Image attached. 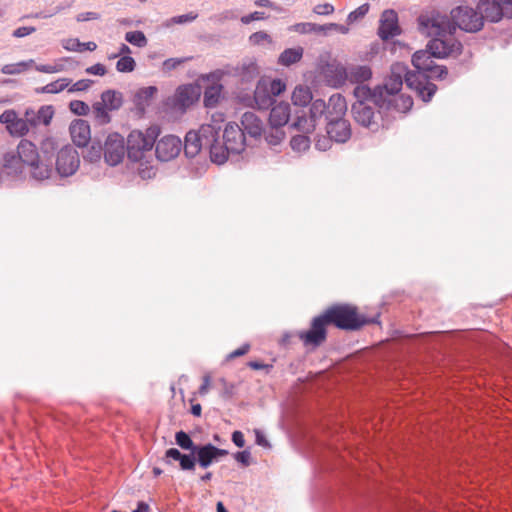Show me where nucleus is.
Segmentation results:
<instances>
[{
  "mask_svg": "<svg viewBox=\"0 0 512 512\" xmlns=\"http://www.w3.org/2000/svg\"><path fill=\"white\" fill-rule=\"evenodd\" d=\"M425 50H418L412 56V64L415 71L411 74H420L422 79L419 97L424 102H429L437 91V86L430 82V78L443 80L448 75L446 66L436 65L433 58H446L449 56H458L462 53L463 45L455 38H444L441 36H432Z\"/></svg>",
  "mask_w": 512,
  "mask_h": 512,
  "instance_id": "1",
  "label": "nucleus"
},
{
  "mask_svg": "<svg viewBox=\"0 0 512 512\" xmlns=\"http://www.w3.org/2000/svg\"><path fill=\"white\" fill-rule=\"evenodd\" d=\"M418 23L420 31L427 36L454 38L458 28L468 33L480 31L483 28V17L477 8L461 5L453 8L450 16L435 10L421 14Z\"/></svg>",
  "mask_w": 512,
  "mask_h": 512,
  "instance_id": "2",
  "label": "nucleus"
},
{
  "mask_svg": "<svg viewBox=\"0 0 512 512\" xmlns=\"http://www.w3.org/2000/svg\"><path fill=\"white\" fill-rule=\"evenodd\" d=\"M353 95L355 102L351 112L355 122L372 132L378 131L383 126L382 111H390L387 102L374 97V92L366 85H357Z\"/></svg>",
  "mask_w": 512,
  "mask_h": 512,
  "instance_id": "3",
  "label": "nucleus"
},
{
  "mask_svg": "<svg viewBox=\"0 0 512 512\" xmlns=\"http://www.w3.org/2000/svg\"><path fill=\"white\" fill-rule=\"evenodd\" d=\"M418 79H422L420 74H411L406 64L396 62L391 65L390 74L386 77L383 85L376 86L372 91L374 92V97L387 102V106L390 109L392 99L388 98L398 94L404 82L408 88L414 90L419 96L421 83Z\"/></svg>",
  "mask_w": 512,
  "mask_h": 512,
  "instance_id": "4",
  "label": "nucleus"
},
{
  "mask_svg": "<svg viewBox=\"0 0 512 512\" xmlns=\"http://www.w3.org/2000/svg\"><path fill=\"white\" fill-rule=\"evenodd\" d=\"M217 129L210 125H201L197 131H189L185 136L184 153L188 158H194L201 151L209 153L213 163L224 164V155L218 152L215 142H217Z\"/></svg>",
  "mask_w": 512,
  "mask_h": 512,
  "instance_id": "5",
  "label": "nucleus"
},
{
  "mask_svg": "<svg viewBox=\"0 0 512 512\" xmlns=\"http://www.w3.org/2000/svg\"><path fill=\"white\" fill-rule=\"evenodd\" d=\"M323 313L329 324L347 331H356L368 324H380L379 313L375 316L367 317L359 314L357 307L350 304H335L327 308Z\"/></svg>",
  "mask_w": 512,
  "mask_h": 512,
  "instance_id": "6",
  "label": "nucleus"
},
{
  "mask_svg": "<svg viewBox=\"0 0 512 512\" xmlns=\"http://www.w3.org/2000/svg\"><path fill=\"white\" fill-rule=\"evenodd\" d=\"M164 462L167 465H172L173 461L179 462V467L183 471H194L198 464L201 468L207 469L213 463L217 462L212 444H200L194 453H182L177 448H169L166 450Z\"/></svg>",
  "mask_w": 512,
  "mask_h": 512,
  "instance_id": "7",
  "label": "nucleus"
},
{
  "mask_svg": "<svg viewBox=\"0 0 512 512\" xmlns=\"http://www.w3.org/2000/svg\"><path fill=\"white\" fill-rule=\"evenodd\" d=\"M159 127L151 126L146 132L139 130L131 131L127 137V156L133 162H139L150 152L159 135Z\"/></svg>",
  "mask_w": 512,
  "mask_h": 512,
  "instance_id": "8",
  "label": "nucleus"
},
{
  "mask_svg": "<svg viewBox=\"0 0 512 512\" xmlns=\"http://www.w3.org/2000/svg\"><path fill=\"white\" fill-rule=\"evenodd\" d=\"M215 146L219 153L225 157V162L229 154H240L246 146V136L241 127L236 123H228L223 131V142L220 137L217 138Z\"/></svg>",
  "mask_w": 512,
  "mask_h": 512,
  "instance_id": "9",
  "label": "nucleus"
},
{
  "mask_svg": "<svg viewBox=\"0 0 512 512\" xmlns=\"http://www.w3.org/2000/svg\"><path fill=\"white\" fill-rule=\"evenodd\" d=\"M327 325L329 323L322 313L311 320L308 330L299 331L297 336L305 347L317 348L327 339Z\"/></svg>",
  "mask_w": 512,
  "mask_h": 512,
  "instance_id": "10",
  "label": "nucleus"
},
{
  "mask_svg": "<svg viewBox=\"0 0 512 512\" xmlns=\"http://www.w3.org/2000/svg\"><path fill=\"white\" fill-rule=\"evenodd\" d=\"M323 114H327L326 102L322 99H316L311 103L309 118L306 117L303 110H295L296 121L291 126L303 133H312L316 128V121Z\"/></svg>",
  "mask_w": 512,
  "mask_h": 512,
  "instance_id": "11",
  "label": "nucleus"
},
{
  "mask_svg": "<svg viewBox=\"0 0 512 512\" xmlns=\"http://www.w3.org/2000/svg\"><path fill=\"white\" fill-rule=\"evenodd\" d=\"M477 9L483 21L497 23L504 17L512 18V8L506 6L503 0H480L477 3Z\"/></svg>",
  "mask_w": 512,
  "mask_h": 512,
  "instance_id": "12",
  "label": "nucleus"
},
{
  "mask_svg": "<svg viewBox=\"0 0 512 512\" xmlns=\"http://www.w3.org/2000/svg\"><path fill=\"white\" fill-rule=\"evenodd\" d=\"M56 171L62 177L73 175L79 168L80 158L77 150L71 145L62 147L56 157Z\"/></svg>",
  "mask_w": 512,
  "mask_h": 512,
  "instance_id": "13",
  "label": "nucleus"
},
{
  "mask_svg": "<svg viewBox=\"0 0 512 512\" xmlns=\"http://www.w3.org/2000/svg\"><path fill=\"white\" fill-rule=\"evenodd\" d=\"M104 160L110 166L122 162L125 154L124 139L118 133L109 134L103 147Z\"/></svg>",
  "mask_w": 512,
  "mask_h": 512,
  "instance_id": "14",
  "label": "nucleus"
},
{
  "mask_svg": "<svg viewBox=\"0 0 512 512\" xmlns=\"http://www.w3.org/2000/svg\"><path fill=\"white\" fill-rule=\"evenodd\" d=\"M155 155L159 161L167 162L177 157L182 149V141L174 135L162 137L155 142Z\"/></svg>",
  "mask_w": 512,
  "mask_h": 512,
  "instance_id": "15",
  "label": "nucleus"
},
{
  "mask_svg": "<svg viewBox=\"0 0 512 512\" xmlns=\"http://www.w3.org/2000/svg\"><path fill=\"white\" fill-rule=\"evenodd\" d=\"M400 34L398 15L393 9L383 11L378 28V36L382 40H389Z\"/></svg>",
  "mask_w": 512,
  "mask_h": 512,
  "instance_id": "16",
  "label": "nucleus"
},
{
  "mask_svg": "<svg viewBox=\"0 0 512 512\" xmlns=\"http://www.w3.org/2000/svg\"><path fill=\"white\" fill-rule=\"evenodd\" d=\"M326 131L330 139L337 143H345L351 137V126L348 120L342 118L327 120Z\"/></svg>",
  "mask_w": 512,
  "mask_h": 512,
  "instance_id": "17",
  "label": "nucleus"
},
{
  "mask_svg": "<svg viewBox=\"0 0 512 512\" xmlns=\"http://www.w3.org/2000/svg\"><path fill=\"white\" fill-rule=\"evenodd\" d=\"M73 143L78 147H85L91 140L90 125L86 120L72 121L69 127Z\"/></svg>",
  "mask_w": 512,
  "mask_h": 512,
  "instance_id": "18",
  "label": "nucleus"
},
{
  "mask_svg": "<svg viewBox=\"0 0 512 512\" xmlns=\"http://www.w3.org/2000/svg\"><path fill=\"white\" fill-rule=\"evenodd\" d=\"M241 129L245 136L258 138L263 134L264 125L262 120L253 112H245L241 117Z\"/></svg>",
  "mask_w": 512,
  "mask_h": 512,
  "instance_id": "19",
  "label": "nucleus"
},
{
  "mask_svg": "<svg viewBox=\"0 0 512 512\" xmlns=\"http://www.w3.org/2000/svg\"><path fill=\"white\" fill-rule=\"evenodd\" d=\"M197 88L191 84L179 86L174 95V105L186 109L197 99Z\"/></svg>",
  "mask_w": 512,
  "mask_h": 512,
  "instance_id": "20",
  "label": "nucleus"
},
{
  "mask_svg": "<svg viewBox=\"0 0 512 512\" xmlns=\"http://www.w3.org/2000/svg\"><path fill=\"white\" fill-rule=\"evenodd\" d=\"M290 117L291 107L289 103L279 102L271 106L269 114L270 125L284 127L288 124Z\"/></svg>",
  "mask_w": 512,
  "mask_h": 512,
  "instance_id": "21",
  "label": "nucleus"
},
{
  "mask_svg": "<svg viewBox=\"0 0 512 512\" xmlns=\"http://www.w3.org/2000/svg\"><path fill=\"white\" fill-rule=\"evenodd\" d=\"M254 101L259 110H267L274 104V98L267 88V79L258 80L254 91Z\"/></svg>",
  "mask_w": 512,
  "mask_h": 512,
  "instance_id": "22",
  "label": "nucleus"
},
{
  "mask_svg": "<svg viewBox=\"0 0 512 512\" xmlns=\"http://www.w3.org/2000/svg\"><path fill=\"white\" fill-rule=\"evenodd\" d=\"M16 150L24 165L26 164L31 167L32 165H35L36 162L41 160L35 144L27 139H22L19 142Z\"/></svg>",
  "mask_w": 512,
  "mask_h": 512,
  "instance_id": "23",
  "label": "nucleus"
},
{
  "mask_svg": "<svg viewBox=\"0 0 512 512\" xmlns=\"http://www.w3.org/2000/svg\"><path fill=\"white\" fill-rule=\"evenodd\" d=\"M327 83L334 87H341L348 80L347 69L342 65H328L325 72Z\"/></svg>",
  "mask_w": 512,
  "mask_h": 512,
  "instance_id": "24",
  "label": "nucleus"
},
{
  "mask_svg": "<svg viewBox=\"0 0 512 512\" xmlns=\"http://www.w3.org/2000/svg\"><path fill=\"white\" fill-rule=\"evenodd\" d=\"M327 114L326 120L342 118L347 111V104L345 98L341 94H333L328 103L326 104Z\"/></svg>",
  "mask_w": 512,
  "mask_h": 512,
  "instance_id": "25",
  "label": "nucleus"
},
{
  "mask_svg": "<svg viewBox=\"0 0 512 512\" xmlns=\"http://www.w3.org/2000/svg\"><path fill=\"white\" fill-rule=\"evenodd\" d=\"M346 69L348 81L358 85H363L372 76L371 68L368 65H351Z\"/></svg>",
  "mask_w": 512,
  "mask_h": 512,
  "instance_id": "26",
  "label": "nucleus"
},
{
  "mask_svg": "<svg viewBox=\"0 0 512 512\" xmlns=\"http://www.w3.org/2000/svg\"><path fill=\"white\" fill-rule=\"evenodd\" d=\"M24 164L22 163L17 150H11L3 154V168L8 174L18 175L22 173Z\"/></svg>",
  "mask_w": 512,
  "mask_h": 512,
  "instance_id": "27",
  "label": "nucleus"
},
{
  "mask_svg": "<svg viewBox=\"0 0 512 512\" xmlns=\"http://www.w3.org/2000/svg\"><path fill=\"white\" fill-rule=\"evenodd\" d=\"M27 120L31 126H36L39 124H43L45 126L51 123V120L54 116V109L51 105L41 106L36 114H33L29 117V113H26Z\"/></svg>",
  "mask_w": 512,
  "mask_h": 512,
  "instance_id": "28",
  "label": "nucleus"
},
{
  "mask_svg": "<svg viewBox=\"0 0 512 512\" xmlns=\"http://www.w3.org/2000/svg\"><path fill=\"white\" fill-rule=\"evenodd\" d=\"M237 74L244 82H251L256 79L259 75V68L256 61L253 59L244 60L237 68Z\"/></svg>",
  "mask_w": 512,
  "mask_h": 512,
  "instance_id": "29",
  "label": "nucleus"
},
{
  "mask_svg": "<svg viewBox=\"0 0 512 512\" xmlns=\"http://www.w3.org/2000/svg\"><path fill=\"white\" fill-rule=\"evenodd\" d=\"M100 102L109 110H118L123 104L122 94L115 90H106L101 94Z\"/></svg>",
  "mask_w": 512,
  "mask_h": 512,
  "instance_id": "30",
  "label": "nucleus"
},
{
  "mask_svg": "<svg viewBox=\"0 0 512 512\" xmlns=\"http://www.w3.org/2000/svg\"><path fill=\"white\" fill-rule=\"evenodd\" d=\"M304 49L300 46L285 49L278 58V64L282 66H290L299 62L303 57Z\"/></svg>",
  "mask_w": 512,
  "mask_h": 512,
  "instance_id": "31",
  "label": "nucleus"
},
{
  "mask_svg": "<svg viewBox=\"0 0 512 512\" xmlns=\"http://www.w3.org/2000/svg\"><path fill=\"white\" fill-rule=\"evenodd\" d=\"M31 177L35 181L42 182L50 178L52 174V167L50 164L45 163L43 160H39L31 167Z\"/></svg>",
  "mask_w": 512,
  "mask_h": 512,
  "instance_id": "32",
  "label": "nucleus"
},
{
  "mask_svg": "<svg viewBox=\"0 0 512 512\" xmlns=\"http://www.w3.org/2000/svg\"><path fill=\"white\" fill-rule=\"evenodd\" d=\"M157 93V88L155 86H148L139 89L134 98L135 105L144 110L146 106L150 104L151 99Z\"/></svg>",
  "mask_w": 512,
  "mask_h": 512,
  "instance_id": "33",
  "label": "nucleus"
},
{
  "mask_svg": "<svg viewBox=\"0 0 512 512\" xmlns=\"http://www.w3.org/2000/svg\"><path fill=\"white\" fill-rule=\"evenodd\" d=\"M291 98L295 106L305 107L312 101V93L308 87L297 86Z\"/></svg>",
  "mask_w": 512,
  "mask_h": 512,
  "instance_id": "34",
  "label": "nucleus"
},
{
  "mask_svg": "<svg viewBox=\"0 0 512 512\" xmlns=\"http://www.w3.org/2000/svg\"><path fill=\"white\" fill-rule=\"evenodd\" d=\"M62 46L67 51H94L97 48V45L93 41L89 42H80L78 39H67L62 42Z\"/></svg>",
  "mask_w": 512,
  "mask_h": 512,
  "instance_id": "35",
  "label": "nucleus"
},
{
  "mask_svg": "<svg viewBox=\"0 0 512 512\" xmlns=\"http://www.w3.org/2000/svg\"><path fill=\"white\" fill-rule=\"evenodd\" d=\"M92 116L98 125H106L111 121L109 110L100 101L93 103Z\"/></svg>",
  "mask_w": 512,
  "mask_h": 512,
  "instance_id": "36",
  "label": "nucleus"
},
{
  "mask_svg": "<svg viewBox=\"0 0 512 512\" xmlns=\"http://www.w3.org/2000/svg\"><path fill=\"white\" fill-rule=\"evenodd\" d=\"M290 30L298 32L300 34H308V33L327 34L326 24L320 25V24L309 23V22L297 23V24L293 25L290 28Z\"/></svg>",
  "mask_w": 512,
  "mask_h": 512,
  "instance_id": "37",
  "label": "nucleus"
},
{
  "mask_svg": "<svg viewBox=\"0 0 512 512\" xmlns=\"http://www.w3.org/2000/svg\"><path fill=\"white\" fill-rule=\"evenodd\" d=\"M389 99H392V105L390 110H395L397 112H406L411 109L413 106V99L409 95H394Z\"/></svg>",
  "mask_w": 512,
  "mask_h": 512,
  "instance_id": "38",
  "label": "nucleus"
},
{
  "mask_svg": "<svg viewBox=\"0 0 512 512\" xmlns=\"http://www.w3.org/2000/svg\"><path fill=\"white\" fill-rule=\"evenodd\" d=\"M265 140L271 146H276L285 138L283 127L270 125L268 130L263 131Z\"/></svg>",
  "mask_w": 512,
  "mask_h": 512,
  "instance_id": "39",
  "label": "nucleus"
},
{
  "mask_svg": "<svg viewBox=\"0 0 512 512\" xmlns=\"http://www.w3.org/2000/svg\"><path fill=\"white\" fill-rule=\"evenodd\" d=\"M104 157L103 147L100 141L93 140L91 146L87 149L83 155V159L86 162L96 163Z\"/></svg>",
  "mask_w": 512,
  "mask_h": 512,
  "instance_id": "40",
  "label": "nucleus"
},
{
  "mask_svg": "<svg viewBox=\"0 0 512 512\" xmlns=\"http://www.w3.org/2000/svg\"><path fill=\"white\" fill-rule=\"evenodd\" d=\"M70 83L71 80L69 78H59L56 81L48 83L37 91L40 93L56 94L68 88Z\"/></svg>",
  "mask_w": 512,
  "mask_h": 512,
  "instance_id": "41",
  "label": "nucleus"
},
{
  "mask_svg": "<svg viewBox=\"0 0 512 512\" xmlns=\"http://www.w3.org/2000/svg\"><path fill=\"white\" fill-rule=\"evenodd\" d=\"M222 86L221 85H212L205 89L204 91V105L206 107H214L218 103L221 95Z\"/></svg>",
  "mask_w": 512,
  "mask_h": 512,
  "instance_id": "42",
  "label": "nucleus"
},
{
  "mask_svg": "<svg viewBox=\"0 0 512 512\" xmlns=\"http://www.w3.org/2000/svg\"><path fill=\"white\" fill-rule=\"evenodd\" d=\"M175 442L181 449L187 450L190 453H194L198 447V445L193 442L190 435L183 430L176 432Z\"/></svg>",
  "mask_w": 512,
  "mask_h": 512,
  "instance_id": "43",
  "label": "nucleus"
},
{
  "mask_svg": "<svg viewBox=\"0 0 512 512\" xmlns=\"http://www.w3.org/2000/svg\"><path fill=\"white\" fill-rule=\"evenodd\" d=\"M305 134L295 135L290 140V146L295 152H305L310 148L311 140L309 136Z\"/></svg>",
  "mask_w": 512,
  "mask_h": 512,
  "instance_id": "44",
  "label": "nucleus"
},
{
  "mask_svg": "<svg viewBox=\"0 0 512 512\" xmlns=\"http://www.w3.org/2000/svg\"><path fill=\"white\" fill-rule=\"evenodd\" d=\"M32 63H33V60L21 61V62L13 63V64H6V65L2 66L1 72L6 75L20 74V73L24 72L25 70H27Z\"/></svg>",
  "mask_w": 512,
  "mask_h": 512,
  "instance_id": "45",
  "label": "nucleus"
},
{
  "mask_svg": "<svg viewBox=\"0 0 512 512\" xmlns=\"http://www.w3.org/2000/svg\"><path fill=\"white\" fill-rule=\"evenodd\" d=\"M125 40L128 43H130L136 47H139V48H143L148 44V40H147L145 34L140 30L127 32L125 34Z\"/></svg>",
  "mask_w": 512,
  "mask_h": 512,
  "instance_id": "46",
  "label": "nucleus"
},
{
  "mask_svg": "<svg viewBox=\"0 0 512 512\" xmlns=\"http://www.w3.org/2000/svg\"><path fill=\"white\" fill-rule=\"evenodd\" d=\"M29 121L26 119L17 118L9 127L8 131L11 135L14 136H24L28 133L29 127H28Z\"/></svg>",
  "mask_w": 512,
  "mask_h": 512,
  "instance_id": "47",
  "label": "nucleus"
},
{
  "mask_svg": "<svg viewBox=\"0 0 512 512\" xmlns=\"http://www.w3.org/2000/svg\"><path fill=\"white\" fill-rule=\"evenodd\" d=\"M136 62L131 56H122L116 63V69L121 73H128L134 71Z\"/></svg>",
  "mask_w": 512,
  "mask_h": 512,
  "instance_id": "48",
  "label": "nucleus"
},
{
  "mask_svg": "<svg viewBox=\"0 0 512 512\" xmlns=\"http://www.w3.org/2000/svg\"><path fill=\"white\" fill-rule=\"evenodd\" d=\"M198 17V14L195 12H189L187 14L178 15L170 18L166 23L165 26L169 27L172 24H185L193 22Z\"/></svg>",
  "mask_w": 512,
  "mask_h": 512,
  "instance_id": "49",
  "label": "nucleus"
},
{
  "mask_svg": "<svg viewBox=\"0 0 512 512\" xmlns=\"http://www.w3.org/2000/svg\"><path fill=\"white\" fill-rule=\"evenodd\" d=\"M70 111L78 116H85L90 112L89 106L81 100H72L69 103Z\"/></svg>",
  "mask_w": 512,
  "mask_h": 512,
  "instance_id": "50",
  "label": "nucleus"
},
{
  "mask_svg": "<svg viewBox=\"0 0 512 512\" xmlns=\"http://www.w3.org/2000/svg\"><path fill=\"white\" fill-rule=\"evenodd\" d=\"M267 88L269 89V92L271 93L272 97L274 98L285 91L286 84L281 79H273V80L267 79Z\"/></svg>",
  "mask_w": 512,
  "mask_h": 512,
  "instance_id": "51",
  "label": "nucleus"
},
{
  "mask_svg": "<svg viewBox=\"0 0 512 512\" xmlns=\"http://www.w3.org/2000/svg\"><path fill=\"white\" fill-rule=\"evenodd\" d=\"M249 42L252 45H262L265 42L268 44H272V38L271 36L266 33L265 31H257L249 36Z\"/></svg>",
  "mask_w": 512,
  "mask_h": 512,
  "instance_id": "52",
  "label": "nucleus"
},
{
  "mask_svg": "<svg viewBox=\"0 0 512 512\" xmlns=\"http://www.w3.org/2000/svg\"><path fill=\"white\" fill-rule=\"evenodd\" d=\"M368 11H369V4L364 3L361 6H359L357 9H355L354 11L350 12L348 14L347 20L349 23H353V22L361 19L362 17H364L368 13Z\"/></svg>",
  "mask_w": 512,
  "mask_h": 512,
  "instance_id": "53",
  "label": "nucleus"
},
{
  "mask_svg": "<svg viewBox=\"0 0 512 512\" xmlns=\"http://www.w3.org/2000/svg\"><path fill=\"white\" fill-rule=\"evenodd\" d=\"M219 383L221 385L220 395L225 399L231 398L235 393V385L228 382L225 378H220Z\"/></svg>",
  "mask_w": 512,
  "mask_h": 512,
  "instance_id": "54",
  "label": "nucleus"
},
{
  "mask_svg": "<svg viewBox=\"0 0 512 512\" xmlns=\"http://www.w3.org/2000/svg\"><path fill=\"white\" fill-rule=\"evenodd\" d=\"M93 83H94V81L91 79L78 80L68 88V92L73 93V92L86 91L91 87V85Z\"/></svg>",
  "mask_w": 512,
  "mask_h": 512,
  "instance_id": "55",
  "label": "nucleus"
},
{
  "mask_svg": "<svg viewBox=\"0 0 512 512\" xmlns=\"http://www.w3.org/2000/svg\"><path fill=\"white\" fill-rule=\"evenodd\" d=\"M36 70L39 72L48 73V74L58 73V72H61L64 70V65L63 64H54V65L40 64V65L36 66Z\"/></svg>",
  "mask_w": 512,
  "mask_h": 512,
  "instance_id": "56",
  "label": "nucleus"
},
{
  "mask_svg": "<svg viewBox=\"0 0 512 512\" xmlns=\"http://www.w3.org/2000/svg\"><path fill=\"white\" fill-rule=\"evenodd\" d=\"M184 61H185V59H183V58H169V59H166L162 63V70L164 72H170V71L176 69L182 63H184Z\"/></svg>",
  "mask_w": 512,
  "mask_h": 512,
  "instance_id": "57",
  "label": "nucleus"
},
{
  "mask_svg": "<svg viewBox=\"0 0 512 512\" xmlns=\"http://www.w3.org/2000/svg\"><path fill=\"white\" fill-rule=\"evenodd\" d=\"M18 118L17 113L14 110H5L0 115V122L8 127Z\"/></svg>",
  "mask_w": 512,
  "mask_h": 512,
  "instance_id": "58",
  "label": "nucleus"
},
{
  "mask_svg": "<svg viewBox=\"0 0 512 512\" xmlns=\"http://www.w3.org/2000/svg\"><path fill=\"white\" fill-rule=\"evenodd\" d=\"M266 18H267V16L264 12L255 11L248 15L242 16L240 20L243 24L247 25V24L251 23L252 21L264 20Z\"/></svg>",
  "mask_w": 512,
  "mask_h": 512,
  "instance_id": "59",
  "label": "nucleus"
},
{
  "mask_svg": "<svg viewBox=\"0 0 512 512\" xmlns=\"http://www.w3.org/2000/svg\"><path fill=\"white\" fill-rule=\"evenodd\" d=\"M223 122H224V114L217 112V113L212 114L211 123H207L206 125L213 126L214 128L218 127L219 129H217V138H219L220 132L222 130Z\"/></svg>",
  "mask_w": 512,
  "mask_h": 512,
  "instance_id": "60",
  "label": "nucleus"
},
{
  "mask_svg": "<svg viewBox=\"0 0 512 512\" xmlns=\"http://www.w3.org/2000/svg\"><path fill=\"white\" fill-rule=\"evenodd\" d=\"M234 458L237 462L245 467L251 464V453L249 450H243L235 453Z\"/></svg>",
  "mask_w": 512,
  "mask_h": 512,
  "instance_id": "61",
  "label": "nucleus"
},
{
  "mask_svg": "<svg viewBox=\"0 0 512 512\" xmlns=\"http://www.w3.org/2000/svg\"><path fill=\"white\" fill-rule=\"evenodd\" d=\"M313 11L318 15H330L334 12V6L330 3L318 4Z\"/></svg>",
  "mask_w": 512,
  "mask_h": 512,
  "instance_id": "62",
  "label": "nucleus"
},
{
  "mask_svg": "<svg viewBox=\"0 0 512 512\" xmlns=\"http://www.w3.org/2000/svg\"><path fill=\"white\" fill-rule=\"evenodd\" d=\"M85 72L91 75L104 76L107 72L106 67L101 63H96L88 68H86Z\"/></svg>",
  "mask_w": 512,
  "mask_h": 512,
  "instance_id": "63",
  "label": "nucleus"
},
{
  "mask_svg": "<svg viewBox=\"0 0 512 512\" xmlns=\"http://www.w3.org/2000/svg\"><path fill=\"white\" fill-rule=\"evenodd\" d=\"M100 17H101V15L99 13L88 11V12L79 13L76 16V20L78 22H86V21H90V20H98V19H100Z\"/></svg>",
  "mask_w": 512,
  "mask_h": 512,
  "instance_id": "64",
  "label": "nucleus"
}]
</instances>
